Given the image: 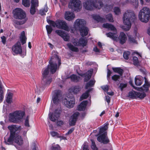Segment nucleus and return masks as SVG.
I'll return each instance as SVG.
<instances>
[{
	"label": "nucleus",
	"instance_id": "obj_1",
	"mask_svg": "<svg viewBox=\"0 0 150 150\" xmlns=\"http://www.w3.org/2000/svg\"><path fill=\"white\" fill-rule=\"evenodd\" d=\"M49 63V64L47 68L43 69L42 72L43 78L42 84L43 88L48 86L52 81L51 78L48 76L49 69L52 74H54L56 72L61 63L60 59L57 54H55L51 57Z\"/></svg>",
	"mask_w": 150,
	"mask_h": 150
},
{
	"label": "nucleus",
	"instance_id": "obj_2",
	"mask_svg": "<svg viewBox=\"0 0 150 150\" xmlns=\"http://www.w3.org/2000/svg\"><path fill=\"white\" fill-rule=\"evenodd\" d=\"M103 27L107 28L108 30L114 31L116 32V28L112 25L108 23H106L103 24ZM116 33H113L109 32L106 33V35L108 37L112 39L113 40L116 41L119 40L120 43L122 44H123L125 42L127 39L125 34L123 32H121L120 35L118 37V36L117 35Z\"/></svg>",
	"mask_w": 150,
	"mask_h": 150
},
{
	"label": "nucleus",
	"instance_id": "obj_3",
	"mask_svg": "<svg viewBox=\"0 0 150 150\" xmlns=\"http://www.w3.org/2000/svg\"><path fill=\"white\" fill-rule=\"evenodd\" d=\"M136 18V16L134 11L131 10L127 11L123 16V22L126 26L123 27V30L126 31L129 30L131 26V22L133 21Z\"/></svg>",
	"mask_w": 150,
	"mask_h": 150
},
{
	"label": "nucleus",
	"instance_id": "obj_4",
	"mask_svg": "<svg viewBox=\"0 0 150 150\" xmlns=\"http://www.w3.org/2000/svg\"><path fill=\"white\" fill-rule=\"evenodd\" d=\"M108 123H106L104 124L103 127L100 128L99 132L98 135V136L97 138V140L99 142L105 144L109 142V140L107 136L106 131L108 128Z\"/></svg>",
	"mask_w": 150,
	"mask_h": 150
},
{
	"label": "nucleus",
	"instance_id": "obj_5",
	"mask_svg": "<svg viewBox=\"0 0 150 150\" xmlns=\"http://www.w3.org/2000/svg\"><path fill=\"white\" fill-rule=\"evenodd\" d=\"M8 128L10 131V135L7 141L5 140V142L6 144H11L13 143L14 137L16 135L15 134V132L20 131L21 129V126L11 125L8 126Z\"/></svg>",
	"mask_w": 150,
	"mask_h": 150
},
{
	"label": "nucleus",
	"instance_id": "obj_6",
	"mask_svg": "<svg viewBox=\"0 0 150 150\" xmlns=\"http://www.w3.org/2000/svg\"><path fill=\"white\" fill-rule=\"evenodd\" d=\"M47 21L54 27H56L59 29H63L68 31H69V29L67 23L63 20L59 19L54 21L49 20H47Z\"/></svg>",
	"mask_w": 150,
	"mask_h": 150
},
{
	"label": "nucleus",
	"instance_id": "obj_7",
	"mask_svg": "<svg viewBox=\"0 0 150 150\" xmlns=\"http://www.w3.org/2000/svg\"><path fill=\"white\" fill-rule=\"evenodd\" d=\"M139 18L142 22L147 23L150 18V9L147 7H144L141 9L139 13Z\"/></svg>",
	"mask_w": 150,
	"mask_h": 150
},
{
	"label": "nucleus",
	"instance_id": "obj_8",
	"mask_svg": "<svg viewBox=\"0 0 150 150\" xmlns=\"http://www.w3.org/2000/svg\"><path fill=\"white\" fill-rule=\"evenodd\" d=\"M25 115L24 112L21 111H16L9 114V120L13 123H17L22 119Z\"/></svg>",
	"mask_w": 150,
	"mask_h": 150
},
{
	"label": "nucleus",
	"instance_id": "obj_9",
	"mask_svg": "<svg viewBox=\"0 0 150 150\" xmlns=\"http://www.w3.org/2000/svg\"><path fill=\"white\" fill-rule=\"evenodd\" d=\"M13 13L14 18L16 19L25 20L26 21L28 20L25 12L21 8H15L13 10Z\"/></svg>",
	"mask_w": 150,
	"mask_h": 150
},
{
	"label": "nucleus",
	"instance_id": "obj_10",
	"mask_svg": "<svg viewBox=\"0 0 150 150\" xmlns=\"http://www.w3.org/2000/svg\"><path fill=\"white\" fill-rule=\"evenodd\" d=\"M69 7L75 11L79 12L81 8V2L79 0H71Z\"/></svg>",
	"mask_w": 150,
	"mask_h": 150
},
{
	"label": "nucleus",
	"instance_id": "obj_11",
	"mask_svg": "<svg viewBox=\"0 0 150 150\" xmlns=\"http://www.w3.org/2000/svg\"><path fill=\"white\" fill-rule=\"evenodd\" d=\"M64 105L67 107L71 108L74 106L75 103L74 97L72 96H67L63 100Z\"/></svg>",
	"mask_w": 150,
	"mask_h": 150
},
{
	"label": "nucleus",
	"instance_id": "obj_12",
	"mask_svg": "<svg viewBox=\"0 0 150 150\" xmlns=\"http://www.w3.org/2000/svg\"><path fill=\"white\" fill-rule=\"evenodd\" d=\"M61 97V91L59 90H56L53 92L52 99L54 103L57 104L60 101Z\"/></svg>",
	"mask_w": 150,
	"mask_h": 150
},
{
	"label": "nucleus",
	"instance_id": "obj_13",
	"mask_svg": "<svg viewBox=\"0 0 150 150\" xmlns=\"http://www.w3.org/2000/svg\"><path fill=\"white\" fill-rule=\"evenodd\" d=\"M12 50L14 53L21 54L22 53V50L20 42L18 41L13 45L12 47Z\"/></svg>",
	"mask_w": 150,
	"mask_h": 150
},
{
	"label": "nucleus",
	"instance_id": "obj_14",
	"mask_svg": "<svg viewBox=\"0 0 150 150\" xmlns=\"http://www.w3.org/2000/svg\"><path fill=\"white\" fill-rule=\"evenodd\" d=\"M60 113V111L57 110H56L54 113H51L50 112L49 115V119L51 121L55 122L57 120L59 116Z\"/></svg>",
	"mask_w": 150,
	"mask_h": 150
},
{
	"label": "nucleus",
	"instance_id": "obj_15",
	"mask_svg": "<svg viewBox=\"0 0 150 150\" xmlns=\"http://www.w3.org/2000/svg\"><path fill=\"white\" fill-rule=\"evenodd\" d=\"M86 24L85 21L83 19H77L74 22V27L76 29L84 27V25Z\"/></svg>",
	"mask_w": 150,
	"mask_h": 150
},
{
	"label": "nucleus",
	"instance_id": "obj_16",
	"mask_svg": "<svg viewBox=\"0 0 150 150\" xmlns=\"http://www.w3.org/2000/svg\"><path fill=\"white\" fill-rule=\"evenodd\" d=\"M31 5L30 10V13L32 15L34 14L36 12V8L38 6V0H35L33 1L31 0Z\"/></svg>",
	"mask_w": 150,
	"mask_h": 150
},
{
	"label": "nucleus",
	"instance_id": "obj_17",
	"mask_svg": "<svg viewBox=\"0 0 150 150\" xmlns=\"http://www.w3.org/2000/svg\"><path fill=\"white\" fill-rule=\"evenodd\" d=\"M79 113L78 112H76L74 113L71 117L69 120V125L71 126L75 125Z\"/></svg>",
	"mask_w": 150,
	"mask_h": 150
},
{
	"label": "nucleus",
	"instance_id": "obj_18",
	"mask_svg": "<svg viewBox=\"0 0 150 150\" xmlns=\"http://www.w3.org/2000/svg\"><path fill=\"white\" fill-rule=\"evenodd\" d=\"M94 2L93 0H88L85 1L83 3V5L86 9L91 10L93 8V5Z\"/></svg>",
	"mask_w": 150,
	"mask_h": 150
},
{
	"label": "nucleus",
	"instance_id": "obj_19",
	"mask_svg": "<svg viewBox=\"0 0 150 150\" xmlns=\"http://www.w3.org/2000/svg\"><path fill=\"white\" fill-rule=\"evenodd\" d=\"M64 18L67 21H71L75 18V15L74 13L72 12L66 11L65 13Z\"/></svg>",
	"mask_w": 150,
	"mask_h": 150
},
{
	"label": "nucleus",
	"instance_id": "obj_20",
	"mask_svg": "<svg viewBox=\"0 0 150 150\" xmlns=\"http://www.w3.org/2000/svg\"><path fill=\"white\" fill-rule=\"evenodd\" d=\"M93 72V70H88L86 74H80V75L82 77H85L84 81H87L91 78Z\"/></svg>",
	"mask_w": 150,
	"mask_h": 150
},
{
	"label": "nucleus",
	"instance_id": "obj_21",
	"mask_svg": "<svg viewBox=\"0 0 150 150\" xmlns=\"http://www.w3.org/2000/svg\"><path fill=\"white\" fill-rule=\"evenodd\" d=\"M94 2L93 8H95L98 9H100L103 6V2L100 0H93Z\"/></svg>",
	"mask_w": 150,
	"mask_h": 150
},
{
	"label": "nucleus",
	"instance_id": "obj_22",
	"mask_svg": "<svg viewBox=\"0 0 150 150\" xmlns=\"http://www.w3.org/2000/svg\"><path fill=\"white\" fill-rule=\"evenodd\" d=\"M78 29L80 32L81 35L82 37L86 36L88 33V29L86 26L83 27Z\"/></svg>",
	"mask_w": 150,
	"mask_h": 150
},
{
	"label": "nucleus",
	"instance_id": "obj_23",
	"mask_svg": "<svg viewBox=\"0 0 150 150\" xmlns=\"http://www.w3.org/2000/svg\"><path fill=\"white\" fill-rule=\"evenodd\" d=\"M14 142L18 145H21L23 144V140L21 136L17 135L14 137L13 142Z\"/></svg>",
	"mask_w": 150,
	"mask_h": 150
},
{
	"label": "nucleus",
	"instance_id": "obj_24",
	"mask_svg": "<svg viewBox=\"0 0 150 150\" xmlns=\"http://www.w3.org/2000/svg\"><path fill=\"white\" fill-rule=\"evenodd\" d=\"M88 103L87 100H84L82 101L78 107V110L79 111L85 110Z\"/></svg>",
	"mask_w": 150,
	"mask_h": 150
},
{
	"label": "nucleus",
	"instance_id": "obj_25",
	"mask_svg": "<svg viewBox=\"0 0 150 150\" xmlns=\"http://www.w3.org/2000/svg\"><path fill=\"white\" fill-rule=\"evenodd\" d=\"M67 45L69 49L71 51L75 52H78L79 50L78 48L74 46L71 43H68Z\"/></svg>",
	"mask_w": 150,
	"mask_h": 150
},
{
	"label": "nucleus",
	"instance_id": "obj_26",
	"mask_svg": "<svg viewBox=\"0 0 150 150\" xmlns=\"http://www.w3.org/2000/svg\"><path fill=\"white\" fill-rule=\"evenodd\" d=\"M20 38L22 45H23L26 43L27 38L25 36V33L24 31H23L21 33Z\"/></svg>",
	"mask_w": 150,
	"mask_h": 150
},
{
	"label": "nucleus",
	"instance_id": "obj_27",
	"mask_svg": "<svg viewBox=\"0 0 150 150\" xmlns=\"http://www.w3.org/2000/svg\"><path fill=\"white\" fill-rule=\"evenodd\" d=\"M13 94L10 92L7 94L6 99V102L8 103H10L12 102V97Z\"/></svg>",
	"mask_w": 150,
	"mask_h": 150
},
{
	"label": "nucleus",
	"instance_id": "obj_28",
	"mask_svg": "<svg viewBox=\"0 0 150 150\" xmlns=\"http://www.w3.org/2000/svg\"><path fill=\"white\" fill-rule=\"evenodd\" d=\"M112 69L114 72L119 74L120 76H121L123 72V70L119 67H112Z\"/></svg>",
	"mask_w": 150,
	"mask_h": 150
},
{
	"label": "nucleus",
	"instance_id": "obj_29",
	"mask_svg": "<svg viewBox=\"0 0 150 150\" xmlns=\"http://www.w3.org/2000/svg\"><path fill=\"white\" fill-rule=\"evenodd\" d=\"M87 42L83 38H81L79 40V46H82L83 47L86 45Z\"/></svg>",
	"mask_w": 150,
	"mask_h": 150
},
{
	"label": "nucleus",
	"instance_id": "obj_30",
	"mask_svg": "<svg viewBox=\"0 0 150 150\" xmlns=\"http://www.w3.org/2000/svg\"><path fill=\"white\" fill-rule=\"evenodd\" d=\"M81 90V88L79 86H76L71 88V91L75 94L77 93Z\"/></svg>",
	"mask_w": 150,
	"mask_h": 150
},
{
	"label": "nucleus",
	"instance_id": "obj_31",
	"mask_svg": "<svg viewBox=\"0 0 150 150\" xmlns=\"http://www.w3.org/2000/svg\"><path fill=\"white\" fill-rule=\"evenodd\" d=\"M13 22L15 25V26H16V25H21L25 24L26 22L25 20L24 21L23 20H20V21H18L17 20H13Z\"/></svg>",
	"mask_w": 150,
	"mask_h": 150
},
{
	"label": "nucleus",
	"instance_id": "obj_32",
	"mask_svg": "<svg viewBox=\"0 0 150 150\" xmlns=\"http://www.w3.org/2000/svg\"><path fill=\"white\" fill-rule=\"evenodd\" d=\"M90 91V90L89 89L83 93L80 97V100L87 98L89 96V93Z\"/></svg>",
	"mask_w": 150,
	"mask_h": 150
},
{
	"label": "nucleus",
	"instance_id": "obj_33",
	"mask_svg": "<svg viewBox=\"0 0 150 150\" xmlns=\"http://www.w3.org/2000/svg\"><path fill=\"white\" fill-rule=\"evenodd\" d=\"M95 82L94 80H91L89 82L87 83L85 86V88L87 89L88 88L93 86L94 85Z\"/></svg>",
	"mask_w": 150,
	"mask_h": 150
},
{
	"label": "nucleus",
	"instance_id": "obj_34",
	"mask_svg": "<svg viewBox=\"0 0 150 150\" xmlns=\"http://www.w3.org/2000/svg\"><path fill=\"white\" fill-rule=\"evenodd\" d=\"M70 78L72 81L75 82H77L80 79V78L79 76H77L75 74H73L71 76Z\"/></svg>",
	"mask_w": 150,
	"mask_h": 150
},
{
	"label": "nucleus",
	"instance_id": "obj_35",
	"mask_svg": "<svg viewBox=\"0 0 150 150\" xmlns=\"http://www.w3.org/2000/svg\"><path fill=\"white\" fill-rule=\"evenodd\" d=\"M128 2L131 3L136 8L138 6V2L137 0H127Z\"/></svg>",
	"mask_w": 150,
	"mask_h": 150
},
{
	"label": "nucleus",
	"instance_id": "obj_36",
	"mask_svg": "<svg viewBox=\"0 0 150 150\" xmlns=\"http://www.w3.org/2000/svg\"><path fill=\"white\" fill-rule=\"evenodd\" d=\"M137 92L135 91L130 92L129 93V96L132 99L137 98Z\"/></svg>",
	"mask_w": 150,
	"mask_h": 150
},
{
	"label": "nucleus",
	"instance_id": "obj_37",
	"mask_svg": "<svg viewBox=\"0 0 150 150\" xmlns=\"http://www.w3.org/2000/svg\"><path fill=\"white\" fill-rule=\"evenodd\" d=\"M150 84H147L144 83V84L143 86L140 89L143 91H144L146 92L148 91L149 90V88L150 87Z\"/></svg>",
	"mask_w": 150,
	"mask_h": 150
},
{
	"label": "nucleus",
	"instance_id": "obj_38",
	"mask_svg": "<svg viewBox=\"0 0 150 150\" xmlns=\"http://www.w3.org/2000/svg\"><path fill=\"white\" fill-rule=\"evenodd\" d=\"M93 19L98 22H102L103 21V18L101 17L100 16L97 15H93Z\"/></svg>",
	"mask_w": 150,
	"mask_h": 150
},
{
	"label": "nucleus",
	"instance_id": "obj_39",
	"mask_svg": "<svg viewBox=\"0 0 150 150\" xmlns=\"http://www.w3.org/2000/svg\"><path fill=\"white\" fill-rule=\"evenodd\" d=\"M48 11L47 7V5H46L44 8L41 9L40 11V13L41 15H45V13H46Z\"/></svg>",
	"mask_w": 150,
	"mask_h": 150
},
{
	"label": "nucleus",
	"instance_id": "obj_40",
	"mask_svg": "<svg viewBox=\"0 0 150 150\" xmlns=\"http://www.w3.org/2000/svg\"><path fill=\"white\" fill-rule=\"evenodd\" d=\"M137 98H139L140 99H143L146 96V94L144 93H141L140 92H137Z\"/></svg>",
	"mask_w": 150,
	"mask_h": 150
},
{
	"label": "nucleus",
	"instance_id": "obj_41",
	"mask_svg": "<svg viewBox=\"0 0 150 150\" xmlns=\"http://www.w3.org/2000/svg\"><path fill=\"white\" fill-rule=\"evenodd\" d=\"M91 141L92 142L91 147L92 149L93 150H97L98 149V148L96 147L95 143L93 140L91 139Z\"/></svg>",
	"mask_w": 150,
	"mask_h": 150
},
{
	"label": "nucleus",
	"instance_id": "obj_42",
	"mask_svg": "<svg viewBox=\"0 0 150 150\" xmlns=\"http://www.w3.org/2000/svg\"><path fill=\"white\" fill-rule=\"evenodd\" d=\"M22 4L25 7H28L30 5L29 0H23Z\"/></svg>",
	"mask_w": 150,
	"mask_h": 150
},
{
	"label": "nucleus",
	"instance_id": "obj_43",
	"mask_svg": "<svg viewBox=\"0 0 150 150\" xmlns=\"http://www.w3.org/2000/svg\"><path fill=\"white\" fill-rule=\"evenodd\" d=\"M55 32L58 35L61 37L65 33L64 31L61 30H57Z\"/></svg>",
	"mask_w": 150,
	"mask_h": 150
},
{
	"label": "nucleus",
	"instance_id": "obj_44",
	"mask_svg": "<svg viewBox=\"0 0 150 150\" xmlns=\"http://www.w3.org/2000/svg\"><path fill=\"white\" fill-rule=\"evenodd\" d=\"M106 19L110 22H113V21L112 15L111 14H109L106 15Z\"/></svg>",
	"mask_w": 150,
	"mask_h": 150
},
{
	"label": "nucleus",
	"instance_id": "obj_45",
	"mask_svg": "<svg viewBox=\"0 0 150 150\" xmlns=\"http://www.w3.org/2000/svg\"><path fill=\"white\" fill-rule=\"evenodd\" d=\"M120 76L116 74L114 75L112 77V79L115 81H117L119 80L120 78Z\"/></svg>",
	"mask_w": 150,
	"mask_h": 150
},
{
	"label": "nucleus",
	"instance_id": "obj_46",
	"mask_svg": "<svg viewBox=\"0 0 150 150\" xmlns=\"http://www.w3.org/2000/svg\"><path fill=\"white\" fill-rule=\"evenodd\" d=\"M47 33L48 34H50L52 31V28L50 25H47L46 27Z\"/></svg>",
	"mask_w": 150,
	"mask_h": 150
},
{
	"label": "nucleus",
	"instance_id": "obj_47",
	"mask_svg": "<svg viewBox=\"0 0 150 150\" xmlns=\"http://www.w3.org/2000/svg\"><path fill=\"white\" fill-rule=\"evenodd\" d=\"M64 40L66 41H67L69 39V37L65 33L61 37Z\"/></svg>",
	"mask_w": 150,
	"mask_h": 150
},
{
	"label": "nucleus",
	"instance_id": "obj_48",
	"mask_svg": "<svg viewBox=\"0 0 150 150\" xmlns=\"http://www.w3.org/2000/svg\"><path fill=\"white\" fill-rule=\"evenodd\" d=\"M114 12L115 14L119 15L120 13V9L117 7H115L114 9Z\"/></svg>",
	"mask_w": 150,
	"mask_h": 150
},
{
	"label": "nucleus",
	"instance_id": "obj_49",
	"mask_svg": "<svg viewBox=\"0 0 150 150\" xmlns=\"http://www.w3.org/2000/svg\"><path fill=\"white\" fill-rule=\"evenodd\" d=\"M130 54V53L129 51L125 52L123 54V57L125 59H128L129 58V56Z\"/></svg>",
	"mask_w": 150,
	"mask_h": 150
},
{
	"label": "nucleus",
	"instance_id": "obj_50",
	"mask_svg": "<svg viewBox=\"0 0 150 150\" xmlns=\"http://www.w3.org/2000/svg\"><path fill=\"white\" fill-rule=\"evenodd\" d=\"M135 84L136 85L140 86L142 83V81L141 80H140L139 79L135 78Z\"/></svg>",
	"mask_w": 150,
	"mask_h": 150
},
{
	"label": "nucleus",
	"instance_id": "obj_51",
	"mask_svg": "<svg viewBox=\"0 0 150 150\" xmlns=\"http://www.w3.org/2000/svg\"><path fill=\"white\" fill-rule=\"evenodd\" d=\"M72 42L74 45L79 46V41L78 42V40L76 39H73L72 40Z\"/></svg>",
	"mask_w": 150,
	"mask_h": 150
},
{
	"label": "nucleus",
	"instance_id": "obj_52",
	"mask_svg": "<svg viewBox=\"0 0 150 150\" xmlns=\"http://www.w3.org/2000/svg\"><path fill=\"white\" fill-rule=\"evenodd\" d=\"M133 63L134 65H137L138 63V59L137 57H134L133 58Z\"/></svg>",
	"mask_w": 150,
	"mask_h": 150
},
{
	"label": "nucleus",
	"instance_id": "obj_53",
	"mask_svg": "<svg viewBox=\"0 0 150 150\" xmlns=\"http://www.w3.org/2000/svg\"><path fill=\"white\" fill-rule=\"evenodd\" d=\"M127 86V84L126 83H121L120 84L119 87L120 88L121 91H122L123 89L126 87Z\"/></svg>",
	"mask_w": 150,
	"mask_h": 150
},
{
	"label": "nucleus",
	"instance_id": "obj_54",
	"mask_svg": "<svg viewBox=\"0 0 150 150\" xmlns=\"http://www.w3.org/2000/svg\"><path fill=\"white\" fill-rule=\"evenodd\" d=\"M101 88L105 92H107L109 88L108 86L107 85L102 86Z\"/></svg>",
	"mask_w": 150,
	"mask_h": 150
},
{
	"label": "nucleus",
	"instance_id": "obj_55",
	"mask_svg": "<svg viewBox=\"0 0 150 150\" xmlns=\"http://www.w3.org/2000/svg\"><path fill=\"white\" fill-rule=\"evenodd\" d=\"M25 125L27 127H29V117L28 116L25 120Z\"/></svg>",
	"mask_w": 150,
	"mask_h": 150
},
{
	"label": "nucleus",
	"instance_id": "obj_56",
	"mask_svg": "<svg viewBox=\"0 0 150 150\" xmlns=\"http://www.w3.org/2000/svg\"><path fill=\"white\" fill-rule=\"evenodd\" d=\"M107 71V78L108 80L110 79V76L112 73V72L109 69H108Z\"/></svg>",
	"mask_w": 150,
	"mask_h": 150
},
{
	"label": "nucleus",
	"instance_id": "obj_57",
	"mask_svg": "<svg viewBox=\"0 0 150 150\" xmlns=\"http://www.w3.org/2000/svg\"><path fill=\"white\" fill-rule=\"evenodd\" d=\"M1 41L3 44L4 45L5 44L6 42V37L3 36L2 37H1Z\"/></svg>",
	"mask_w": 150,
	"mask_h": 150
},
{
	"label": "nucleus",
	"instance_id": "obj_58",
	"mask_svg": "<svg viewBox=\"0 0 150 150\" xmlns=\"http://www.w3.org/2000/svg\"><path fill=\"white\" fill-rule=\"evenodd\" d=\"M50 134L52 137H54L57 136L58 133L57 132L52 131L50 132Z\"/></svg>",
	"mask_w": 150,
	"mask_h": 150
},
{
	"label": "nucleus",
	"instance_id": "obj_59",
	"mask_svg": "<svg viewBox=\"0 0 150 150\" xmlns=\"http://www.w3.org/2000/svg\"><path fill=\"white\" fill-rule=\"evenodd\" d=\"M74 128H71L69 130L68 132L66 133V135H67L71 134L74 131Z\"/></svg>",
	"mask_w": 150,
	"mask_h": 150
},
{
	"label": "nucleus",
	"instance_id": "obj_60",
	"mask_svg": "<svg viewBox=\"0 0 150 150\" xmlns=\"http://www.w3.org/2000/svg\"><path fill=\"white\" fill-rule=\"evenodd\" d=\"M129 40L133 43H135L136 42V40L133 37H129Z\"/></svg>",
	"mask_w": 150,
	"mask_h": 150
},
{
	"label": "nucleus",
	"instance_id": "obj_61",
	"mask_svg": "<svg viewBox=\"0 0 150 150\" xmlns=\"http://www.w3.org/2000/svg\"><path fill=\"white\" fill-rule=\"evenodd\" d=\"M106 100L108 103V104H109L110 101V97L108 96H106Z\"/></svg>",
	"mask_w": 150,
	"mask_h": 150
},
{
	"label": "nucleus",
	"instance_id": "obj_62",
	"mask_svg": "<svg viewBox=\"0 0 150 150\" xmlns=\"http://www.w3.org/2000/svg\"><path fill=\"white\" fill-rule=\"evenodd\" d=\"M63 124V122L62 121H57V124L58 126H61Z\"/></svg>",
	"mask_w": 150,
	"mask_h": 150
},
{
	"label": "nucleus",
	"instance_id": "obj_63",
	"mask_svg": "<svg viewBox=\"0 0 150 150\" xmlns=\"http://www.w3.org/2000/svg\"><path fill=\"white\" fill-rule=\"evenodd\" d=\"M93 50L96 52H100L99 50L97 48V47H95L93 48Z\"/></svg>",
	"mask_w": 150,
	"mask_h": 150
},
{
	"label": "nucleus",
	"instance_id": "obj_64",
	"mask_svg": "<svg viewBox=\"0 0 150 150\" xmlns=\"http://www.w3.org/2000/svg\"><path fill=\"white\" fill-rule=\"evenodd\" d=\"M83 150H88V149L87 146L85 144H83Z\"/></svg>",
	"mask_w": 150,
	"mask_h": 150
}]
</instances>
